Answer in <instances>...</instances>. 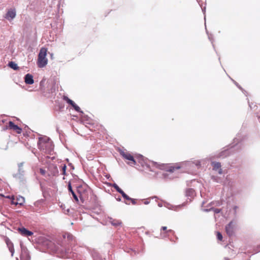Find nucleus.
I'll return each instance as SVG.
<instances>
[{
    "label": "nucleus",
    "instance_id": "obj_17",
    "mask_svg": "<svg viewBox=\"0 0 260 260\" xmlns=\"http://www.w3.org/2000/svg\"><path fill=\"white\" fill-rule=\"evenodd\" d=\"M111 223L112 225L114 226H118L122 223L121 221L116 219H113L112 220H111Z\"/></svg>",
    "mask_w": 260,
    "mask_h": 260
},
{
    "label": "nucleus",
    "instance_id": "obj_22",
    "mask_svg": "<svg viewBox=\"0 0 260 260\" xmlns=\"http://www.w3.org/2000/svg\"><path fill=\"white\" fill-rule=\"evenodd\" d=\"M74 109L77 112L83 113L82 111H80V108L79 106H78L75 103L72 106Z\"/></svg>",
    "mask_w": 260,
    "mask_h": 260
},
{
    "label": "nucleus",
    "instance_id": "obj_15",
    "mask_svg": "<svg viewBox=\"0 0 260 260\" xmlns=\"http://www.w3.org/2000/svg\"><path fill=\"white\" fill-rule=\"evenodd\" d=\"M230 155V151L229 150H225L221 152L218 155V157H224Z\"/></svg>",
    "mask_w": 260,
    "mask_h": 260
},
{
    "label": "nucleus",
    "instance_id": "obj_19",
    "mask_svg": "<svg viewBox=\"0 0 260 260\" xmlns=\"http://www.w3.org/2000/svg\"><path fill=\"white\" fill-rule=\"evenodd\" d=\"M190 166H192L193 165H195L197 167V168H199L201 166L200 162L198 160L196 161L195 162H191L189 164Z\"/></svg>",
    "mask_w": 260,
    "mask_h": 260
},
{
    "label": "nucleus",
    "instance_id": "obj_25",
    "mask_svg": "<svg viewBox=\"0 0 260 260\" xmlns=\"http://www.w3.org/2000/svg\"><path fill=\"white\" fill-rule=\"evenodd\" d=\"M0 197H4V198H7V199H11V200H14V196H5L3 194L0 193Z\"/></svg>",
    "mask_w": 260,
    "mask_h": 260
},
{
    "label": "nucleus",
    "instance_id": "obj_3",
    "mask_svg": "<svg viewBox=\"0 0 260 260\" xmlns=\"http://www.w3.org/2000/svg\"><path fill=\"white\" fill-rule=\"evenodd\" d=\"M47 49L44 47L41 48L37 61V64L39 68H44L48 63V59L46 58Z\"/></svg>",
    "mask_w": 260,
    "mask_h": 260
},
{
    "label": "nucleus",
    "instance_id": "obj_9",
    "mask_svg": "<svg viewBox=\"0 0 260 260\" xmlns=\"http://www.w3.org/2000/svg\"><path fill=\"white\" fill-rule=\"evenodd\" d=\"M19 233L24 236H30L33 235V233L26 229L24 228H20L18 229Z\"/></svg>",
    "mask_w": 260,
    "mask_h": 260
},
{
    "label": "nucleus",
    "instance_id": "obj_26",
    "mask_svg": "<svg viewBox=\"0 0 260 260\" xmlns=\"http://www.w3.org/2000/svg\"><path fill=\"white\" fill-rule=\"evenodd\" d=\"M40 173L41 175L44 176L46 174V171L42 168H40Z\"/></svg>",
    "mask_w": 260,
    "mask_h": 260
},
{
    "label": "nucleus",
    "instance_id": "obj_1",
    "mask_svg": "<svg viewBox=\"0 0 260 260\" xmlns=\"http://www.w3.org/2000/svg\"><path fill=\"white\" fill-rule=\"evenodd\" d=\"M153 166L160 170H165L170 173H173L176 170L180 169L182 166L180 164H159L157 162H153Z\"/></svg>",
    "mask_w": 260,
    "mask_h": 260
},
{
    "label": "nucleus",
    "instance_id": "obj_5",
    "mask_svg": "<svg viewBox=\"0 0 260 260\" xmlns=\"http://www.w3.org/2000/svg\"><path fill=\"white\" fill-rule=\"evenodd\" d=\"M8 128L15 132L18 134H20L22 132V128L15 125L12 121L9 122Z\"/></svg>",
    "mask_w": 260,
    "mask_h": 260
},
{
    "label": "nucleus",
    "instance_id": "obj_18",
    "mask_svg": "<svg viewBox=\"0 0 260 260\" xmlns=\"http://www.w3.org/2000/svg\"><path fill=\"white\" fill-rule=\"evenodd\" d=\"M63 99L66 101L69 104L71 105V106L73 105L75 103L72 100H70L68 96H63Z\"/></svg>",
    "mask_w": 260,
    "mask_h": 260
},
{
    "label": "nucleus",
    "instance_id": "obj_29",
    "mask_svg": "<svg viewBox=\"0 0 260 260\" xmlns=\"http://www.w3.org/2000/svg\"><path fill=\"white\" fill-rule=\"evenodd\" d=\"M69 189L72 193L73 190L72 189V187L70 184L69 185Z\"/></svg>",
    "mask_w": 260,
    "mask_h": 260
},
{
    "label": "nucleus",
    "instance_id": "obj_2",
    "mask_svg": "<svg viewBox=\"0 0 260 260\" xmlns=\"http://www.w3.org/2000/svg\"><path fill=\"white\" fill-rule=\"evenodd\" d=\"M38 146L40 150L47 154H51L54 148L52 142L49 139H40Z\"/></svg>",
    "mask_w": 260,
    "mask_h": 260
},
{
    "label": "nucleus",
    "instance_id": "obj_10",
    "mask_svg": "<svg viewBox=\"0 0 260 260\" xmlns=\"http://www.w3.org/2000/svg\"><path fill=\"white\" fill-rule=\"evenodd\" d=\"M5 242L10 251L11 253L12 256H13L14 252V248L13 243L10 241V240L8 238H6L5 239Z\"/></svg>",
    "mask_w": 260,
    "mask_h": 260
},
{
    "label": "nucleus",
    "instance_id": "obj_7",
    "mask_svg": "<svg viewBox=\"0 0 260 260\" xmlns=\"http://www.w3.org/2000/svg\"><path fill=\"white\" fill-rule=\"evenodd\" d=\"M16 16V11L15 9H9L6 15L5 18L8 20L12 19Z\"/></svg>",
    "mask_w": 260,
    "mask_h": 260
},
{
    "label": "nucleus",
    "instance_id": "obj_27",
    "mask_svg": "<svg viewBox=\"0 0 260 260\" xmlns=\"http://www.w3.org/2000/svg\"><path fill=\"white\" fill-rule=\"evenodd\" d=\"M72 195L74 198V199L77 201V202H78V198L77 197V196L76 195V194L75 193V192L74 191H72Z\"/></svg>",
    "mask_w": 260,
    "mask_h": 260
},
{
    "label": "nucleus",
    "instance_id": "obj_16",
    "mask_svg": "<svg viewBox=\"0 0 260 260\" xmlns=\"http://www.w3.org/2000/svg\"><path fill=\"white\" fill-rule=\"evenodd\" d=\"M8 66L9 67L15 70H17L19 69V67H18L17 64L13 61L9 62Z\"/></svg>",
    "mask_w": 260,
    "mask_h": 260
},
{
    "label": "nucleus",
    "instance_id": "obj_12",
    "mask_svg": "<svg viewBox=\"0 0 260 260\" xmlns=\"http://www.w3.org/2000/svg\"><path fill=\"white\" fill-rule=\"evenodd\" d=\"M136 164L138 162L140 163L142 167H144L145 166H146L147 167H148V166L145 163L144 160V158L142 155L138 156L136 157Z\"/></svg>",
    "mask_w": 260,
    "mask_h": 260
},
{
    "label": "nucleus",
    "instance_id": "obj_14",
    "mask_svg": "<svg viewBox=\"0 0 260 260\" xmlns=\"http://www.w3.org/2000/svg\"><path fill=\"white\" fill-rule=\"evenodd\" d=\"M161 235L162 234H174V231L172 230H167V226H162L161 228Z\"/></svg>",
    "mask_w": 260,
    "mask_h": 260
},
{
    "label": "nucleus",
    "instance_id": "obj_30",
    "mask_svg": "<svg viewBox=\"0 0 260 260\" xmlns=\"http://www.w3.org/2000/svg\"><path fill=\"white\" fill-rule=\"evenodd\" d=\"M17 204H18L17 203H15L14 202V200H11V204H16V205H17Z\"/></svg>",
    "mask_w": 260,
    "mask_h": 260
},
{
    "label": "nucleus",
    "instance_id": "obj_23",
    "mask_svg": "<svg viewBox=\"0 0 260 260\" xmlns=\"http://www.w3.org/2000/svg\"><path fill=\"white\" fill-rule=\"evenodd\" d=\"M113 187L119 193H120L122 191V190L117 184H114Z\"/></svg>",
    "mask_w": 260,
    "mask_h": 260
},
{
    "label": "nucleus",
    "instance_id": "obj_28",
    "mask_svg": "<svg viewBox=\"0 0 260 260\" xmlns=\"http://www.w3.org/2000/svg\"><path fill=\"white\" fill-rule=\"evenodd\" d=\"M129 201H130L133 205H135L136 204V201L135 199L131 198V200H129Z\"/></svg>",
    "mask_w": 260,
    "mask_h": 260
},
{
    "label": "nucleus",
    "instance_id": "obj_11",
    "mask_svg": "<svg viewBox=\"0 0 260 260\" xmlns=\"http://www.w3.org/2000/svg\"><path fill=\"white\" fill-rule=\"evenodd\" d=\"M211 165L213 167V170L218 171L219 174H222V169H221V165L218 162H212Z\"/></svg>",
    "mask_w": 260,
    "mask_h": 260
},
{
    "label": "nucleus",
    "instance_id": "obj_6",
    "mask_svg": "<svg viewBox=\"0 0 260 260\" xmlns=\"http://www.w3.org/2000/svg\"><path fill=\"white\" fill-rule=\"evenodd\" d=\"M234 225L233 222H230L225 227V230L227 234L231 236L233 235L234 233Z\"/></svg>",
    "mask_w": 260,
    "mask_h": 260
},
{
    "label": "nucleus",
    "instance_id": "obj_8",
    "mask_svg": "<svg viewBox=\"0 0 260 260\" xmlns=\"http://www.w3.org/2000/svg\"><path fill=\"white\" fill-rule=\"evenodd\" d=\"M49 171L50 173V174H49V176H56L58 174V170L57 167L53 165H51L49 166Z\"/></svg>",
    "mask_w": 260,
    "mask_h": 260
},
{
    "label": "nucleus",
    "instance_id": "obj_20",
    "mask_svg": "<svg viewBox=\"0 0 260 260\" xmlns=\"http://www.w3.org/2000/svg\"><path fill=\"white\" fill-rule=\"evenodd\" d=\"M60 167H61V171L62 172V174L63 175H65L66 174V169H67L66 165H64V164H63V165H61Z\"/></svg>",
    "mask_w": 260,
    "mask_h": 260
},
{
    "label": "nucleus",
    "instance_id": "obj_21",
    "mask_svg": "<svg viewBox=\"0 0 260 260\" xmlns=\"http://www.w3.org/2000/svg\"><path fill=\"white\" fill-rule=\"evenodd\" d=\"M120 194L122 195L123 198L127 201H129V200H131V198H129L126 194L124 193V192L122 190V191L120 193Z\"/></svg>",
    "mask_w": 260,
    "mask_h": 260
},
{
    "label": "nucleus",
    "instance_id": "obj_13",
    "mask_svg": "<svg viewBox=\"0 0 260 260\" xmlns=\"http://www.w3.org/2000/svg\"><path fill=\"white\" fill-rule=\"evenodd\" d=\"M24 80L25 82L27 84H32L34 82L33 76L29 74H27L25 75Z\"/></svg>",
    "mask_w": 260,
    "mask_h": 260
},
{
    "label": "nucleus",
    "instance_id": "obj_24",
    "mask_svg": "<svg viewBox=\"0 0 260 260\" xmlns=\"http://www.w3.org/2000/svg\"><path fill=\"white\" fill-rule=\"evenodd\" d=\"M216 236H217V238L218 239V240L222 241V234L219 232H217L216 233Z\"/></svg>",
    "mask_w": 260,
    "mask_h": 260
},
{
    "label": "nucleus",
    "instance_id": "obj_4",
    "mask_svg": "<svg viewBox=\"0 0 260 260\" xmlns=\"http://www.w3.org/2000/svg\"><path fill=\"white\" fill-rule=\"evenodd\" d=\"M120 155L125 159L129 160L127 164L129 165L133 166L136 165V160L134 157L128 152L121 151L120 152Z\"/></svg>",
    "mask_w": 260,
    "mask_h": 260
}]
</instances>
